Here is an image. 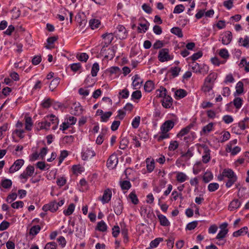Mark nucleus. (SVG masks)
Listing matches in <instances>:
<instances>
[{"label":"nucleus","mask_w":249,"mask_h":249,"mask_svg":"<svg viewBox=\"0 0 249 249\" xmlns=\"http://www.w3.org/2000/svg\"><path fill=\"white\" fill-rule=\"evenodd\" d=\"M224 178H228L225 184L227 188L231 187L237 180V177L236 174L230 168L224 169L222 174L218 175L217 179L218 180L221 181L224 179Z\"/></svg>","instance_id":"obj_1"},{"label":"nucleus","mask_w":249,"mask_h":249,"mask_svg":"<svg viewBox=\"0 0 249 249\" xmlns=\"http://www.w3.org/2000/svg\"><path fill=\"white\" fill-rule=\"evenodd\" d=\"M58 123V118L55 115L51 114L46 116L45 118V121L38 123V125L40 129L48 130L52 125V129L55 130L57 128Z\"/></svg>","instance_id":"obj_2"},{"label":"nucleus","mask_w":249,"mask_h":249,"mask_svg":"<svg viewBox=\"0 0 249 249\" xmlns=\"http://www.w3.org/2000/svg\"><path fill=\"white\" fill-rule=\"evenodd\" d=\"M116 50L117 47L115 46L108 49L102 47L101 50V53L105 56V58L111 60L115 56Z\"/></svg>","instance_id":"obj_3"},{"label":"nucleus","mask_w":249,"mask_h":249,"mask_svg":"<svg viewBox=\"0 0 249 249\" xmlns=\"http://www.w3.org/2000/svg\"><path fill=\"white\" fill-rule=\"evenodd\" d=\"M114 36L120 39H125L127 36V32L125 28L122 25H118L114 32Z\"/></svg>","instance_id":"obj_4"},{"label":"nucleus","mask_w":249,"mask_h":249,"mask_svg":"<svg viewBox=\"0 0 249 249\" xmlns=\"http://www.w3.org/2000/svg\"><path fill=\"white\" fill-rule=\"evenodd\" d=\"M169 49L167 48H163L161 49L159 53L158 59L161 62L168 61L172 59L169 54Z\"/></svg>","instance_id":"obj_5"},{"label":"nucleus","mask_w":249,"mask_h":249,"mask_svg":"<svg viewBox=\"0 0 249 249\" xmlns=\"http://www.w3.org/2000/svg\"><path fill=\"white\" fill-rule=\"evenodd\" d=\"M95 152L91 148H84L82 152V159L84 160H87L95 156Z\"/></svg>","instance_id":"obj_6"},{"label":"nucleus","mask_w":249,"mask_h":249,"mask_svg":"<svg viewBox=\"0 0 249 249\" xmlns=\"http://www.w3.org/2000/svg\"><path fill=\"white\" fill-rule=\"evenodd\" d=\"M113 207L115 214L120 215L123 209L122 201L120 198L116 199L113 202Z\"/></svg>","instance_id":"obj_7"},{"label":"nucleus","mask_w":249,"mask_h":249,"mask_svg":"<svg viewBox=\"0 0 249 249\" xmlns=\"http://www.w3.org/2000/svg\"><path fill=\"white\" fill-rule=\"evenodd\" d=\"M118 162L117 155L114 153L112 154L108 159L107 162V165L108 168L113 169L115 168Z\"/></svg>","instance_id":"obj_8"},{"label":"nucleus","mask_w":249,"mask_h":249,"mask_svg":"<svg viewBox=\"0 0 249 249\" xmlns=\"http://www.w3.org/2000/svg\"><path fill=\"white\" fill-rule=\"evenodd\" d=\"M24 160L22 159L16 160L13 164L10 167L9 172L11 174L18 171L23 165Z\"/></svg>","instance_id":"obj_9"},{"label":"nucleus","mask_w":249,"mask_h":249,"mask_svg":"<svg viewBox=\"0 0 249 249\" xmlns=\"http://www.w3.org/2000/svg\"><path fill=\"white\" fill-rule=\"evenodd\" d=\"M220 38L221 39V42L223 44L228 45L230 43L232 38L231 32L227 31L224 34L221 35Z\"/></svg>","instance_id":"obj_10"},{"label":"nucleus","mask_w":249,"mask_h":249,"mask_svg":"<svg viewBox=\"0 0 249 249\" xmlns=\"http://www.w3.org/2000/svg\"><path fill=\"white\" fill-rule=\"evenodd\" d=\"M57 206L56 201H52L48 204L44 205L42 207V210L45 212L50 211L51 212H54L58 209Z\"/></svg>","instance_id":"obj_11"},{"label":"nucleus","mask_w":249,"mask_h":249,"mask_svg":"<svg viewBox=\"0 0 249 249\" xmlns=\"http://www.w3.org/2000/svg\"><path fill=\"white\" fill-rule=\"evenodd\" d=\"M112 197L111 190L109 188L106 189L101 198V201L103 204L107 203L111 200Z\"/></svg>","instance_id":"obj_12"},{"label":"nucleus","mask_w":249,"mask_h":249,"mask_svg":"<svg viewBox=\"0 0 249 249\" xmlns=\"http://www.w3.org/2000/svg\"><path fill=\"white\" fill-rule=\"evenodd\" d=\"M213 85L211 83H206L205 82V84L204 86L202 87L201 90L204 92L206 95H210L211 94V97L213 98Z\"/></svg>","instance_id":"obj_13"},{"label":"nucleus","mask_w":249,"mask_h":249,"mask_svg":"<svg viewBox=\"0 0 249 249\" xmlns=\"http://www.w3.org/2000/svg\"><path fill=\"white\" fill-rule=\"evenodd\" d=\"M173 102L172 98L169 95H167L161 100L162 107L165 108H171L173 105Z\"/></svg>","instance_id":"obj_14"},{"label":"nucleus","mask_w":249,"mask_h":249,"mask_svg":"<svg viewBox=\"0 0 249 249\" xmlns=\"http://www.w3.org/2000/svg\"><path fill=\"white\" fill-rule=\"evenodd\" d=\"M202 147L204 149V155L202 156V161L204 163H207L209 162L211 159V150L206 145H203Z\"/></svg>","instance_id":"obj_15"},{"label":"nucleus","mask_w":249,"mask_h":249,"mask_svg":"<svg viewBox=\"0 0 249 249\" xmlns=\"http://www.w3.org/2000/svg\"><path fill=\"white\" fill-rule=\"evenodd\" d=\"M174 125L175 123L172 120H167L162 124L160 127V130L168 132L173 128Z\"/></svg>","instance_id":"obj_16"},{"label":"nucleus","mask_w":249,"mask_h":249,"mask_svg":"<svg viewBox=\"0 0 249 249\" xmlns=\"http://www.w3.org/2000/svg\"><path fill=\"white\" fill-rule=\"evenodd\" d=\"M132 86L135 89H137L140 88L142 81L141 80L140 76L138 74H135L132 77Z\"/></svg>","instance_id":"obj_17"},{"label":"nucleus","mask_w":249,"mask_h":249,"mask_svg":"<svg viewBox=\"0 0 249 249\" xmlns=\"http://www.w3.org/2000/svg\"><path fill=\"white\" fill-rule=\"evenodd\" d=\"M74 107H71V113L75 116H79L81 115L83 111L82 107L80 104H75Z\"/></svg>","instance_id":"obj_18"},{"label":"nucleus","mask_w":249,"mask_h":249,"mask_svg":"<svg viewBox=\"0 0 249 249\" xmlns=\"http://www.w3.org/2000/svg\"><path fill=\"white\" fill-rule=\"evenodd\" d=\"M241 202L237 199H234L231 202L229 205L228 209L232 211L238 209L241 205Z\"/></svg>","instance_id":"obj_19"},{"label":"nucleus","mask_w":249,"mask_h":249,"mask_svg":"<svg viewBox=\"0 0 249 249\" xmlns=\"http://www.w3.org/2000/svg\"><path fill=\"white\" fill-rule=\"evenodd\" d=\"M167 91L166 89L163 87H160L159 89L156 91V97L158 98L162 97L163 98L166 97L168 95L167 94Z\"/></svg>","instance_id":"obj_20"},{"label":"nucleus","mask_w":249,"mask_h":249,"mask_svg":"<svg viewBox=\"0 0 249 249\" xmlns=\"http://www.w3.org/2000/svg\"><path fill=\"white\" fill-rule=\"evenodd\" d=\"M248 230H249L248 227L247 226H245V227H243L242 228L240 229V230L233 232L232 235L234 237H237L239 236H242V235H245V234H247V233L248 232Z\"/></svg>","instance_id":"obj_21"},{"label":"nucleus","mask_w":249,"mask_h":249,"mask_svg":"<svg viewBox=\"0 0 249 249\" xmlns=\"http://www.w3.org/2000/svg\"><path fill=\"white\" fill-rule=\"evenodd\" d=\"M157 216L160 221V224L162 226H168L170 225V222L168 221L167 218L163 214H157Z\"/></svg>","instance_id":"obj_22"},{"label":"nucleus","mask_w":249,"mask_h":249,"mask_svg":"<svg viewBox=\"0 0 249 249\" xmlns=\"http://www.w3.org/2000/svg\"><path fill=\"white\" fill-rule=\"evenodd\" d=\"M146 168L148 172L151 173L155 168V161L153 159L147 158L146 160Z\"/></svg>","instance_id":"obj_23"},{"label":"nucleus","mask_w":249,"mask_h":249,"mask_svg":"<svg viewBox=\"0 0 249 249\" xmlns=\"http://www.w3.org/2000/svg\"><path fill=\"white\" fill-rule=\"evenodd\" d=\"M75 20L78 23L79 26L82 27L85 26L87 22L84 17H83V18H82V16L80 14H78L76 15Z\"/></svg>","instance_id":"obj_24"},{"label":"nucleus","mask_w":249,"mask_h":249,"mask_svg":"<svg viewBox=\"0 0 249 249\" xmlns=\"http://www.w3.org/2000/svg\"><path fill=\"white\" fill-rule=\"evenodd\" d=\"M188 179V176L183 172H178L177 174L176 179L180 183H182Z\"/></svg>","instance_id":"obj_25"},{"label":"nucleus","mask_w":249,"mask_h":249,"mask_svg":"<svg viewBox=\"0 0 249 249\" xmlns=\"http://www.w3.org/2000/svg\"><path fill=\"white\" fill-rule=\"evenodd\" d=\"M114 33H106L102 35V37L107 41V44H110L114 39Z\"/></svg>","instance_id":"obj_26"},{"label":"nucleus","mask_w":249,"mask_h":249,"mask_svg":"<svg viewBox=\"0 0 249 249\" xmlns=\"http://www.w3.org/2000/svg\"><path fill=\"white\" fill-rule=\"evenodd\" d=\"M100 24V21L97 19H91L89 21V25L92 30L98 28Z\"/></svg>","instance_id":"obj_27"},{"label":"nucleus","mask_w":249,"mask_h":249,"mask_svg":"<svg viewBox=\"0 0 249 249\" xmlns=\"http://www.w3.org/2000/svg\"><path fill=\"white\" fill-rule=\"evenodd\" d=\"M187 94V91L183 89H179L176 91L175 96L176 99H181L185 97Z\"/></svg>","instance_id":"obj_28"},{"label":"nucleus","mask_w":249,"mask_h":249,"mask_svg":"<svg viewBox=\"0 0 249 249\" xmlns=\"http://www.w3.org/2000/svg\"><path fill=\"white\" fill-rule=\"evenodd\" d=\"M95 230L105 232L107 230V225L103 220H102L97 223Z\"/></svg>","instance_id":"obj_29"},{"label":"nucleus","mask_w":249,"mask_h":249,"mask_svg":"<svg viewBox=\"0 0 249 249\" xmlns=\"http://www.w3.org/2000/svg\"><path fill=\"white\" fill-rule=\"evenodd\" d=\"M154 88V84L151 81H147L145 82L144 85V89L146 92H150Z\"/></svg>","instance_id":"obj_30"},{"label":"nucleus","mask_w":249,"mask_h":249,"mask_svg":"<svg viewBox=\"0 0 249 249\" xmlns=\"http://www.w3.org/2000/svg\"><path fill=\"white\" fill-rule=\"evenodd\" d=\"M238 42L240 46L247 48H249V38L248 36H246L244 38L240 37L239 39Z\"/></svg>","instance_id":"obj_31"},{"label":"nucleus","mask_w":249,"mask_h":249,"mask_svg":"<svg viewBox=\"0 0 249 249\" xmlns=\"http://www.w3.org/2000/svg\"><path fill=\"white\" fill-rule=\"evenodd\" d=\"M41 227L39 225L33 226L30 229L29 234L35 236L39 233Z\"/></svg>","instance_id":"obj_32"},{"label":"nucleus","mask_w":249,"mask_h":249,"mask_svg":"<svg viewBox=\"0 0 249 249\" xmlns=\"http://www.w3.org/2000/svg\"><path fill=\"white\" fill-rule=\"evenodd\" d=\"M60 82V79L58 77L54 78L51 82L49 85L50 89L52 91H53L57 87Z\"/></svg>","instance_id":"obj_33"},{"label":"nucleus","mask_w":249,"mask_h":249,"mask_svg":"<svg viewBox=\"0 0 249 249\" xmlns=\"http://www.w3.org/2000/svg\"><path fill=\"white\" fill-rule=\"evenodd\" d=\"M217 77V74L215 72L211 73L206 78L205 81L206 83H213Z\"/></svg>","instance_id":"obj_34"},{"label":"nucleus","mask_w":249,"mask_h":249,"mask_svg":"<svg viewBox=\"0 0 249 249\" xmlns=\"http://www.w3.org/2000/svg\"><path fill=\"white\" fill-rule=\"evenodd\" d=\"M241 151V148L238 146H235L232 148L231 145H228L227 151L231 152V154L233 156L236 155Z\"/></svg>","instance_id":"obj_35"},{"label":"nucleus","mask_w":249,"mask_h":249,"mask_svg":"<svg viewBox=\"0 0 249 249\" xmlns=\"http://www.w3.org/2000/svg\"><path fill=\"white\" fill-rule=\"evenodd\" d=\"M120 185L121 187V189L123 190H128L131 187V183L128 180L120 181Z\"/></svg>","instance_id":"obj_36"},{"label":"nucleus","mask_w":249,"mask_h":249,"mask_svg":"<svg viewBox=\"0 0 249 249\" xmlns=\"http://www.w3.org/2000/svg\"><path fill=\"white\" fill-rule=\"evenodd\" d=\"M121 234L123 237V242L126 244L129 241V237L128 236V230L124 227L121 229Z\"/></svg>","instance_id":"obj_37"},{"label":"nucleus","mask_w":249,"mask_h":249,"mask_svg":"<svg viewBox=\"0 0 249 249\" xmlns=\"http://www.w3.org/2000/svg\"><path fill=\"white\" fill-rule=\"evenodd\" d=\"M75 205L73 203L70 204L68 208L63 211L64 214L66 216H69L72 213L74 210Z\"/></svg>","instance_id":"obj_38"},{"label":"nucleus","mask_w":249,"mask_h":249,"mask_svg":"<svg viewBox=\"0 0 249 249\" xmlns=\"http://www.w3.org/2000/svg\"><path fill=\"white\" fill-rule=\"evenodd\" d=\"M163 241V238L158 237L152 240L150 243L151 248H156L159 244Z\"/></svg>","instance_id":"obj_39"},{"label":"nucleus","mask_w":249,"mask_h":249,"mask_svg":"<svg viewBox=\"0 0 249 249\" xmlns=\"http://www.w3.org/2000/svg\"><path fill=\"white\" fill-rule=\"evenodd\" d=\"M213 123H210L208 124L207 125L204 126L203 128L202 131L200 132L201 135H202V133L205 134L207 133L210 132L213 130Z\"/></svg>","instance_id":"obj_40"},{"label":"nucleus","mask_w":249,"mask_h":249,"mask_svg":"<svg viewBox=\"0 0 249 249\" xmlns=\"http://www.w3.org/2000/svg\"><path fill=\"white\" fill-rule=\"evenodd\" d=\"M99 71V65L97 62L94 63L92 67L91 74L92 76L95 77L97 75L98 71Z\"/></svg>","instance_id":"obj_41"},{"label":"nucleus","mask_w":249,"mask_h":249,"mask_svg":"<svg viewBox=\"0 0 249 249\" xmlns=\"http://www.w3.org/2000/svg\"><path fill=\"white\" fill-rule=\"evenodd\" d=\"M171 32L179 37H182L183 36L182 30L179 27H177L172 28L171 29Z\"/></svg>","instance_id":"obj_42"},{"label":"nucleus","mask_w":249,"mask_h":249,"mask_svg":"<svg viewBox=\"0 0 249 249\" xmlns=\"http://www.w3.org/2000/svg\"><path fill=\"white\" fill-rule=\"evenodd\" d=\"M33 126L32 120L30 117H25V129L30 131L32 129Z\"/></svg>","instance_id":"obj_43"},{"label":"nucleus","mask_w":249,"mask_h":249,"mask_svg":"<svg viewBox=\"0 0 249 249\" xmlns=\"http://www.w3.org/2000/svg\"><path fill=\"white\" fill-rule=\"evenodd\" d=\"M180 71V68L178 67H174L170 68V72L171 73L173 77H176L178 75Z\"/></svg>","instance_id":"obj_44"},{"label":"nucleus","mask_w":249,"mask_h":249,"mask_svg":"<svg viewBox=\"0 0 249 249\" xmlns=\"http://www.w3.org/2000/svg\"><path fill=\"white\" fill-rule=\"evenodd\" d=\"M213 178V175L211 172H206L203 177V180L205 183L210 182Z\"/></svg>","instance_id":"obj_45"},{"label":"nucleus","mask_w":249,"mask_h":249,"mask_svg":"<svg viewBox=\"0 0 249 249\" xmlns=\"http://www.w3.org/2000/svg\"><path fill=\"white\" fill-rule=\"evenodd\" d=\"M12 185V182L11 180L9 179H5L2 180L1 185L5 189L10 188Z\"/></svg>","instance_id":"obj_46"},{"label":"nucleus","mask_w":249,"mask_h":249,"mask_svg":"<svg viewBox=\"0 0 249 249\" xmlns=\"http://www.w3.org/2000/svg\"><path fill=\"white\" fill-rule=\"evenodd\" d=\"M112 112L111 111H107L105 112L101 116V122H107L110 117L112 115Z\"/></svg>","instance_id":"obj_47"},{"label":"nucleus","mask_w":249,"mask_h":249,"mask_svg":"<svg viewBox=\"0 0 249 249\" xmlns=\"http://www.w3.org/2000/svg\"><path fill=\"white\" fill-rule=\"evenodd\" d=\"M219 184L215 182L211 183L208 186V189L209 192H213L219 188Z\"/></svg>","instance_id":"obj_48"},{"label":"nucleus","mask_w":249,"mask_h":249,"mask_svg":"<svg viewBox=\"0 0 249 249\" xmlns=\"http://www.w3.org/2000/svg\"><path fill=\"white\" fill-rule=\"evenodd\" d=\"M129 198L130 199L132 203L136 205L139 203V199L135 192H131L129 195Z\"/></svg>","instance_id":"obj_49"},{"label":"nucleus","mask_w":249,"mask_h":249,"mask_svg":"<svg viewBox=\"0 0 249 249\" xmlns=\"http://www.w3.org/2000/svg\"><path fill=\"white\" fill-rule=\"evenodd\" d=\"M129 143V141L126 138H123L120 141L119 148L124 150L126 148Z\"/></svg>","instance_id":"obj_50"},{"label":"nucleus","mask_w":249,"mask_h":249,"mask_svg":"<svg viewBox=\"0 0 249 249\" xmlns=\"http://www.w3.org/2000/svg\"><path fill=\"white\" fill-rule=\"evenodd\" d=\"M190 66L192 67V70L194 72L199 73L200 65L198 63L195 61H193L190 63Z\"/></svg>","instance_id":"obj_51"},{"label":"nucleus","mask_w":249,"mask_h":249,"mask_svg":"<svg viewBox=\"0 0 249 249\" xmlns=\"http://www.w3.org/2000/svg\"><path fill=\"white\" fill-rule=\"evenodd\" d=\"M74 140V137L72 136H65L63 138V142L69 145L71 144Z\"/></svg>","instance_id":"obj_52"},{"label":"nucleus","mask_w":249,"mask_h":249,"mask_svg":"<svg viewBox=\"0 0 249 249\" xmlns=\"http://www.w3.org/2000/svg\"><path fill=\"white\" fill-rule=\"evenodd\" d=\"M242 102L243 100L241 98L236 97L233 100V103L235 107L236 108L239 109L241 107L242 105Z\"/></svg>","instance_id":"obj_53"},{"label":"nucleus","mask_w":249,"mask_h":249,"mask_svg":"<svg viewBox=\"0 0 249 249\" xmlns=\"http://www.w3.org/2000/svg\"><path fill=\"white\" fill-rule=\"evenodd\" d=\"M68 155V152L66 150H63L61 152L60 156L58 158V165H60V164L63 162L64 159L66 158Z\"/></svg>","instance_id":"obj_54"},{"label":"nucleus","mask_w":249,"mask_h":249,"mask_svg":"<svg viewBox=\"0 0 249 249\" xmlns=\"http://www.w3.org/2000/svg\"><path fill=\"white\" fill-rule=\"evenodd\" d=\"M243 83L241 81L238 82L236 85V92L238 94H240L243 92Z\"/></svg>","instance_id":"obj_55"},{"label":"nucleus","mask_w":249,"mask_h":249,"mask_svg":"<svg viewBox=\"0 0 249 249\" xmlns=\"http://www.w3.org/2000/svg\"><path fill=\"white\" fill-rule=\"evenodd\" d=\"M120 232V229L118 225H115L112 228V236L116 238L119 235V233Z\"/></svg>","instance_id":"obj_56"},{"label":"nucleus","mask_w":249,"mask_h":249,"mask_svg":"<svg viewBox=\"0 0 249 249\" xmlns=\"http://www.w3.org/2000/svg\"><path fill=\"white\" fill-rule=\"evenodd\" d=\"M209 70V66L206 64H203L202 65H200V70L198 73H201L204 75L208 72Z\"/></svg>","instance_id":"obj_57"},{"label":"nucleus","mask_w":249,"mask_h":249,"mask_svg":"<svg viewBox=\"0 0 249 249\" xmlns=\"http://www.w3.org/2000/svg\"><path fill=\"white\" fill-rule=\"evenodd\" d=\"M178 147V143L177 141H172L170 142L168 149L169 151H174Z\"/></svg>","instance_id":"obj_58"},{"label":"nucleus","mask_w":249,"mask_h":249,"mask_svg":"<svg viewBox=\"0 0 249 249\" xmlns=\"http://www.w3.org/2000/svg\"><path fill=\"white\" fill-rule=\"evenodd\" d=\"M219 55L224 59H228L229 57L228 51L226 49H221L219 51Z\"/></svg>","instance_id":"obj_59"},{"label":"nucleus","mask_w":249,"mask_h":249,"mask_svg":"<svg viewBox=\"0 0 249 249\" xmlns=\"http://www.w3.org/2000/svg\"><path fill=\"white\" fill-rule=\"evenodd\" d=\"M185 9V7L182 4H178L175 6L173 13L175 14H179Z\"/></svg>","instance_id":"obj_60"},{"label":"nucleus","mask_w":249,"mask_h":249,"mask_svg":"<svg viewBox=\"0 0 249 249\" xmlns=\"http://www.w3.org/2000/svg\"><path fill=\"white\" fill-rule=\"evenodd\" d=\"M77 58L80 61L86 62L89 58V55L85 53H82L77 55Z\"/></svg>","instance_id":"obj_61"},{"label":"nucleus","mask_w":249,"mask_h":249,"mask_svg":"<svg viewBox=\"0 0 249 249\" xmlns=\"http://www.w3.org/2000/svg\"><path fill=\"white\" fill-rule=\"evenodd\" d=\"M141 118L140 116L136 117L132 121V126L134 128H137L140 124Z\"/></svg>","instance_id":"obj_62"},{"label":"nucleus","mask_w":249,"mask_h":249,"mask_svg":"<svg viewBox=\"0 0 249 249\" xmlns=\"http://www.w3.org/2000/svg\"><path fill=\"white\" fill-rule=\"evenodd\" d=\"M149 23L146 20H143V22L139 23V25L142 28V31L145 33L148 29Z\"/></svg>","instance_id":"obj_63"},{"label":"nucleus","mask_w":249,"mask_h":249,"mask_svg":"<svg viewBox=\"0 0 249 249\" xmlns=\"http://www.w3.org/2000/svg\"><path fill=\"white\" fill-rule=\"evenodd\" d=\"M167 133L168 132L167 131H161V133L158 138V141L160 142L163 139L168 138L169 137V135Z\"/></svg>","instance_id":"obj_64"}]
</instances>
